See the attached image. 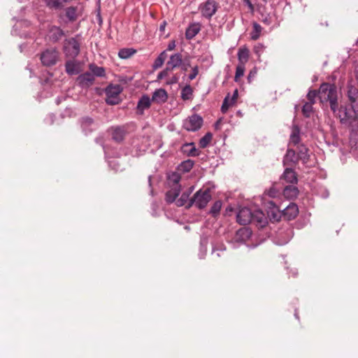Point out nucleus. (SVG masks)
Returning <instances> with one entry per match:
<instances>
[{
    "label": "nucleus",
    "mask_w": 358,
    "mask_h": 358,
    "mask_svg": "<svg viewBox=\"0 0 358 358\" xmlns=\"http://www.w3.org/2000/svg\"><path fill=\"white\" fill-rule=\"evenodd\" d=\"M339 118L342 125L350 130V144L354 150H358V108L352 106L338 107L335 113Z\"/></svg>",
    "instance_id": "nucleus-1"
},
{
    "label": "nucleus",
    "mask_w": 358,
    "mask_h": 358,
    "mask_svg": "<svg viewBox=\"0 0 358 358\" xmlns=\"http://www.w3.org/2000/svg\"><path fill=\"white\" fill-rule=\"evenodd\" d=\"M318 96L322 103L329 102L334 113L338 110V92L335 85L328 83H322L318 91Z\"/></svg>",
    "instance_id": "nucleus-2"
},
{
    "label": "nucleus",
    "mask_w": 358,
    "mask_h": 358,
    "mask_svg": "<svg viewBox=\"0 0 358 358\" xmlns=\"http://www.w3.org/2000/svg\"><path fill=\"white\" fill-rule=\"evenodd\" d=\"M81 36L76 35L74 37L66 38L64 41L63 50L66 57L75 59L80 53Z\"/></svg>",
    "instance_id": "nucleus-3"
},
{
    "label": "nucleus",
    "mask_w": 358,
    "mask_h": 358,
    "mask_svg": "<svg viewBox=\"0 0 358 358\" xmlns=\"http://www.w3.org/2000/svg\"><path fill=\"white\" fill-rule=\"evenodd\" d=\"M212 196L209 188H206L205 189H201L194 194L191 199H189L187 208L194 205L198 208L203 209L207 206Z\"/></svg>",
    "instance_id": "nucleus-4"
},
{
    "label": "nucleus",
    "mask_w": 358,
    "mask_h": 358,
    "mask_svg": "<svg viewBox=\"0 0 358 358\" xmlns=\"http://www.w3.org/2000/svg\"><path fill=\"white\" fill-rule=\"evenodd\" d=\"M122 91V88L120 85H108L105 90L106 103L110 106L118 104L120 101L119 95Z\"/></svg>",
    "instance_id": "nucleus-5"
},
{
    "label": "nucleus",
    "mask_w": 358,
    "mask_h": 358,
    "mask_svg": "<svg viewBox=\"0 0 358 358\" xmlns=\"http://www.w3.org/2000/svg\"><path fill=\"white\" fill-rule=\"evenodd\" d=\"M203 118L197 114H193L186 118L182 123L183 128L188 131H196L202 127Z\"/></svg>",
    "instance_id": "nucleus-6"
},
{
    "label": "nucleus",
    "mask_w": 358,
    "mask_h": 358,
    "mask_svg": "<svg viewBox=\"0 0 358 358\" xmlns=\"http://www.w3.org/2000/svg\"><path fill=\"white\" fill-rule=\"evenodd\" d=\"M59 52L55 48H48L41 55V61L44 66L55 65L58 59Z\"/></svg>",
    "instance_id": "nucleus-7"
},
{
    "label": "nucleus",
    "mask_w": 358,
    "mask_h": 358,
    "mask_svg": "<svg viewBox=\"0 0 358 358\" xmlns=\"http://www.w3.org/2000/svg\"><path fill=\"white\" fill-rule=\"evenodd\" d=\"M199 8L202 16L209 20L216 13L218 4L215 0H207Z\"/></svg>",
    "instance_id": "nucleus-8"
},
{
    "label": "nucleus",
    "mask_w": 358,
    "mask_h": 358,
    "mask_svg": "<svg viewBox=\"0 0 358 358\" xmlns=\"http://www.w3.org/2000/svg\"><path fill=\"white\" fill-rule=\"evenodd\" d=\"M236 220L242 225L251 223L252 220V210L247 207L241 208L236 215Z\"/></svg>",
    "instance_id": "nucleus-9"
},
{
    "label": "nucleus",
    "mask_w": 358,
    "mask_h": 358,
    "mask_svg": "<svg viewBox=\"0 0 358 358\" xmlns=\"http://www.w3.org/2000/svg\"><path fill=\"white\" fill-rule=\"evenodd\" d=\"M80 125L85 135L92 133L93 131L97 129L99 125L92 117H84L80 120Z\"/></svg>",
    "instance_id": "nucleus-10"
},
{
    "label": "nucleus",
    "mask_w": 358,
    "mask_h": 358,
    "mask_svg": "<svg viewBox=\"0 0 358 358\" xmlns=\"http://www.w3.org/2000/svg\"><path fill=\"white\" fill-rule=\"evenodd\" d=\"M94 80V75L87 71L79 75L76 81L81 88H88L93 85Z\"/></svg>",
    "instance_id": "nucleus-11"
},
{
    "label": "nucleus",
    "mask_w": 358,
    "mask_h": 358,
    "mask_svg": "<svg viewBox=\"0 0 358 358\" xmlns=\"http://www.w3.org/2000/svg\"><path fill=\"white\" fill-rule=\"evenodd\" d=\"M251 223H255L259 228H263L267 223V217L262 210L257 209L252 211V220Z\"/></svg>",
    "instance_id": "nucleus-12"
},
{
    "label": "nucleus",
    "mask_w": 358,
    "mask_h": 358,
    "mask_svg": "<svg viewBox=\"0 0 358 358\" xmlns=\"http://www.w3.org/2000/svg\"><path fill=\"white\" fill-rule=\"evenodd\" d=\"M64 35V31L59 27L52 25L49 28L48 37L53 43L58 42Z\"/></svg>",
    "instance_id": "nucleus-13"
},
{
    "label": "nucleus",
    "mask_w": 358,
    "mask_h": 358,
    "mask_svg": "<svg viewBox=\"0 0 358 358\" xmlns=\"http://www.w3.org/2000/svg\"><path fill=\"white\" fill-rule=\"evenodd\" d=\"M238 91L236 89L232 94V96L230 97L229 94H228L225 98L224 99L223 103L221 107V111L222 113H226L229 108V107L232 106L235 103L238 98Z\"/></svg>",
    "instance_id": "nucleus-14"
},
{
    "label": "nucleus",
    "mask_w": 358,
    "mask_h": 358,
    "mask_svg": "<svg viewBox=\"0 0 358 358\" xmlns=\"http://www.w3.org/2000/svg\"><path fill=\"white\" fill-rule=\"evenodd\" d=\"M269 210H268L267 214L270 220L272 222H278L280 220L281 217L282 216V212L278 209V208L275 206L273 201H271L268 202Z\"/></svg>",
    "instance_id": "nucleus-15"
},
{
    "label": "nucleus",
    "mask_w": 358,
    "mask_h": 358,
    "mask_svg": "<svg viewBox=\"0 0 358 358\" xmlns=\"http://www.w3.org/2000/svg\"><path fill=\"white\" fill-rule=\"evenodd\" d=\"M111 136L113 141L117 143L122 142L126 135V130L123 126L113 127L110 128Z\"/></svg>",
    "instance_id": "nucleus-16"
},
{
    "label": "nucleus",
    "mask_w": 358,
    "mask_h": 358,
    "mask_svg": "<svg viewBox=\"0 0 358 358\" xmlns=\"http://www.w3.org/2000/svg\"><path fill=\"white\" fill-rule=\"evenodd\" d=\"M282 216L288 220H291L294 219L298 215L299 210L298 207L295 203L289 204L285 208L282 210Z\"/></svg>",
    "instance_id": "nucleus-17"
},
{
    "label": "nucleus",
    "mask_w": 358,
    "mask_h": 358,
    "mask_svg": "<svg viewBox=\"0 0 358 358\" xmlns=\"http://www.w3.org/2000/svg\"><path fill=\"white\" fill-rule=\"evenodd\" d=\"M182 54L177 52L170 56L169 60L166 63V66L173 71V69L180 67L182 64Z\"/></svg>",
    "instance_id": "nucleus-18"
},
{
    "label": "nucleus",
    "mask_w": 358,
    "mask_h": 358,
    "mask_svg": "<svg viewBox=\"0 0 358 358\" xmlns=\"http://www.w3.org/2000/svg\"><path fill=\"white\" fill-rule=\"evenodd\" d=\"M252 236V231L248 228H242L238 229L234 236V240L237 243H245L250 239Z\"/></svg>",
    "instance_id": "nucleus-19"
},
{
    "label": "nucleus",
    "mask_w": 358,
    "mask_h": 358,
    "mask_svg": "<svg viewBox=\"0 0 358 358\" xmlns=\"http://www.w3.org/2000/svg\"><path fill=\"white\" fill-rule=\"evenodd\" d=\"M348 97L350 101L348 106H355L358 108V89L352 85L348 87Z\"/></svg>",
    "instance_id": "nucleus-20"
},
{
    "label": "nucleus",
    "mask_w": 358,
    "mask_h": 358,
    "mask_svg": "<svg viewBox=\"0 0 358 358\" xmlns=\"http://www.w3.org/2000/svg\"><path fill=\"white\" fill-rule=\"evenodd\" d=\"M168 94L164 89L156 90L152 96V101L157 103H164L167 101Z\"/></svg>",
    "instance_id": "nucleus-21"
},
{
    "label": "nucleus",
    "mask_w": 358,
    "mask_h": 358,
    "mask_svg": "<svg viewBox=\"0 0 358 358\" xmlns=\"http://www.w3.org/2000/svg\"><path fill=\"white\" fill-rule=\"evenodd\" d=\"M150 105L151 99L150 97L148 95H143L137 103V113L141 115L143 114L144 110L149 108Z\"/></svg>",
    "instance_id": "nucleus-22"
},
{
    "label": "nucleus",
    "mask_w": 358,
    "mask_h": 358,
    "mask_svg": "<svg viewBox=\"0 0 358 358\" xmlns=\"http://www.w3.org/2000/svg\"><path fill=\"white\" fill-rule=\"evenodd\" d=\"M65 70L70 76L77 75L80 72L79 63L73 59L68 60L65 63Z\"/></svg>",
    "instance_id": "nucleus-23"
},
{
    "label": "nucleus",
    "mask_w": 358,
    "mask_h": 358,
    "mask_svg": "<svg viewBox=\"0 0 358 358\" xmlns=\"http://www.w3.org/2000/svg\"><path fill=\"white\" fill-rule=\"evenodd\" d=\"M201 25L199 22L190 24L186 29L185 37L187 39H192L201 30Z\"/></svg>",
    "instance_id": "nucleus-24"
},
{
    "label": "nucleus",
    "mask_w": 358,
    "mask_h": 358,
    "mask_svg": "<svg viewBox=\"0 0 358 358\" xmlns=\"http://www.w3.org/2000/svg\"><path fill=\"white\" fill-rule=\"evenodd\" d=\"M181 150L183 153L189 157H197L199 155V151L196 148L194 143H186L182 148Z\"/></svg>",
    "instance_id": "nucleus-25"
},
{
    "label": "nucleus",
    "mask_w": 358,
    "mask_h": 358,
    "mask_svg": "<svg viewBox=\"0 0 358 358\" xmlns=\"http://www.w3.org/2000/svg\"><path fill=\"white\" fill-rule=\"evenodd\" d=\"M299 158L295 151L292 149H287V152L283 158L284 165L288 166L292 164H296Z\"/></svg>",
    "instance_id": "nucleus-26"
},
{
    "label": "nucleus",
    "mask_w": 358,
    "mask_h": 358,
    "mask_svg": "<svg viewBox=\"0 0 358 358\" xmlns=\"http://www.w3.org/2000/svg\"><path fill=\"white\" fill-rule=\"evenodd\" d=\"M181 179V176L180 173L178 172H171L167 176V181L168 184L170 187H178L181 189V186L180 185V181Z\"/></svg>",
    "instance_id": "nucleus-27"
},
{
    "label": "nucleus",
    "mask_w": 358,
    "mask_h": 358,
    "mask_svg": "<svg viewBox=\"0 0 358 358\" xmlns=\"http://www.w3.org/2000/svg\"><path fill=\"white\" fill-rule=\"evenodd\" d=\"M65 15L70 22H75L78 16V8L77 6H69L65 9Z\"/></svg>",
    "instance_id": "nucleus-28"
},
{
    "label": "nucleus",
    "mask_w": 358,
    "mask_h": 358,
    "mask_svg": "<svg viewBox=\"0 0 358 358\" xmlns=\"http://www.w3.org/2000/svg\"><path fill=\"white\" fill-rule=\"evenodd\" d=\"M301 141L300 128L298 125L294 124L292 127V132L289 137V143L296 145Z\"/></svg>",
    "instance_id": "nucleus-29"
},
{
    "label": "nucleus",
    "mask_w": 358,
    "mask_h": 358,
    "mask_svg": "<svg viewBox=\"0 0 358 358\" xmlns=\"http://www.w3.org/2000/svg\"><path fill=\"white\" fill-rule=\"evenodd\" d=\"M30 24H31L30 22L28 21H24L22 22H20L19 24H15L14 26L13 34L19 35L21 38H33L32 37L33 32L30 31H24L22 33H17V29L20 26L23 25L26 27H28L29 26H30Z\"/></svg>",
    "instance_id": "nucleus-30"
},
{
    "label": "nucleus",
    "mask_w": 358,
    "mask_h": 358,
    "mask_svg": "<svg viewBox=\"0 0 358 358\" xmlns=\"http://www.w3.org/2000/svg\"><path fill=\"white\" fill-rule=\"evenodd\" d=\"M181 189L177 187H171V189L166 193L165 200L168 203H171L173 201H176V198L180 193Z\"/></svg>",
    "instance_id": "nucleus-31"
},
{
    "label": "nucleus",
    "mask_w": 358,
    "mask_h": 358,
    "mask_svg": "<svg viewBox=\"0 0 358 358\" xmlns=\"http://www.w3.org/2000/svg\"><path fill=\"white\" fill-rule=\"evenodd\" d=\"M283 179L289 183H296L297 182V178L296 173L291 168H286L283 175H282Z\"/></svg>",
    "instance_id": "nucleus-32"
},
{
    "label": "nucleus",
    "mask_w": 358,
    "mask_h": 358,
    "mask_svg": "<svg viewBox=\"0 0 358 358\" xmlns=\"http://www.w3.org/2000/svg\"><path fill=\"white\" fill-rule=\"evenodd\" d=\"M238 64L245 65L249 59V50L246 47H241L238 51Z\"/></svg>",
    "instance_id": "nucleus-33"
},
{
    "label": "nucleus",
    "mask_w": 358,
    "mask_h": 358,
    "mask_svg": "<svg viewBox=\"0 0 358 358\" xmlns=\"http://www.w3.org/2000/svg\"><path fill=\"white\" fill-rule=\"evenodd\" d=\"M47 7L52 10H59L62 8L64 3L68 2V0H43Z\"/></svg>",
    "instance_id": "nucleus-34"
},
{
    "label": "nucleus",
    "mask_w": 358,
    "mask_h": 358,
    "mask_svg": "<svg viewBox=\"0 0 358 358\" xmlns=\"http://www.w3.org/2000/svg\"><path fill=\"white\" fill-rule=\"evenodd\" d=\"M89 69L90 73L94 75V77H105L106 76V71L105 69L102 66H98L94 64H90L89 65Z\"/></svg>",
    "instance_id": "nucleus-35"
},
{
    "label": "nucleus",
    "mask_w": 358,
    "mask_h": 358,
    "mask_svg": "<svg viewBox=\"0 0 358 358\" xmlns=\"http://www.w3.org/2000/svg\"><path fill=\"white\" fill-rule=\"evenodd\" d=\"M194 189V187H191L189 189L182 194L180 197L176 200V205L178 206H183L186 203H187L189 200V196L190 194L192 192Z\"/></svg>",
    "instance_id": "nucleus-36"
},
{
    "label": "nucleus",
    "mask_w": 358,
    "mask_h": 358,
    "mask_svg": "<svg viewBox=\"0 0 358 358\" xmlns=\"http://www.w3.org/2000/svg\"><path fill=\"white\" fill-rule=\"evenodd\" d=\"M181 99L183 101L190 100L193 97V90L189 85H186L181 90Z\"/></svg>",
    "instance_id": "nucleus-37"
},
{
    "label": "nucleus",
    "mask_w": 358,
    "mask_h": 358,
    "mask_svg": "<svg viewBox=\"0 0 358 358\" xmlns=\"http://www.w3.org/2000/svg\"><path fill=\"white\" fill-rule=\"evenodd\" d=\"M167 57V54L166 52V50L162 51L158 57L155 59L153 64L152 68L153 69L156 70L162 67L163 64L164 63Z\"/></svg>",
    "instance_id": "nucleus-38"
},
{
    "label": "nucleus",
    "mask_w": 358,
    "mask_h": 358,
    "mask_svg": "<svg viewBox=\"0 0 358 358\" xmlns=\"http://www.w3.org/2000/svg\"><path fill=\"white\" fill-rule=\"evenodd\" d=\"M262 28L257 22H253L252 31L250 33V38L253 41L257 40L261 34Z\"/></svg>",
    "instance_id": "nucleus-39"
},
{
    "label": "nucleus",
    "mask_w": 358,
    "mask_h": 358,
    "mask_svg": "<svg viewBox=\"0 0 358 358\" xmlns=\"http://www.w3.org/2000/svg\"><path fill=\"white\" fill-rule=\"evenodd\" d=\"M194 164V161L191 159L185 160L179 164L178 170L182 173L189 172L192 169Z\"/></svg>",
    "instance_id": "nucleus-40"
},
{
    "label": "nucleus",
    "mask_w": 358,
    "mask_h": 358,
    "mask_svg": "<svg viewBox=\"0 0 358 358\" xmlns=\"http://www.w3.org/2000/svg\"><path fill=\"white\" fill-rule=\"evenodd\" d=\"M308 149L303 145L299 146L298 158L301 159L303 162H306L308 159L309 155L308 154Z\"/></svg>",
    "instance_id": "nucleus-41"
},
{
    "label": "nucleus",
    "mask_w": 358,
    "mask_h": 358,
    "mask_svg": "<svg viewBox=\"0 0 358 358\" xmlns=\"http://www.w3.org/2000/svg\"><path fill=\"white\" fill-rule=\"evenodd\" d=\"M136 52V50L133 48H122L119 50L118 56L121 59H128L134 55Z\"/></svg>",
    "instance_id": "nucleus-42"
},
{
    "label": "nucleus",
    "mask_w": 358,
    "mask_h": 358,
    "mask_svg": "<svg viewBox=\"0 0 358 358\" xmlns=\"http://www.w3.org/2000/svg\"><path fill=\"white\" fill-rule=\"evenodd\" d=\"M213 138V135L210 132L206 133L199 141V146L201 148H206L210 143Z\"/></svg>",
    "instance_id": "nucleus-43"
},
{
    "label": "nucleus",
    "mask_w": 358,
    "mask_h": 358,
    "mask_svg": "<svg viewBox=\"0 0 358 358\" xmlns=\"http://www.w3.org/2000/svg\"><path fill=\"white\" fill-rule=\"evenodd\" d=\"M221 208H222L221 201H217L213 203V205L210 208V213L213 217H216L219 214V213L221 210Z\"/></svg>",
    "instance_id": "nucleus-44"
},
{
    "label": "nucleus",
    "mask_w": 358,
    "mask_h": 358,
    "mask_svg": "<svg viewBox=\"0 0 358 358\" xmlns=\"http://www.w3.org/2000/svg\"><path fill=\"white\" fill-rule=\"evenodd\" d=\"M244 72H245V65H243L242 64H238L236 69L234 81L238 82V78L242 77L244 75Z\"/></svg>",
    "instance_id": "nucleus-45"
},
{
    "label": "nucleus",
    "mask_w": 358,
    "mask_h": 358,
    "mask_svg": "<svg viewBox=\"0 0 358 358\" xmlns=\"http://www.w3.org/2000/svg\"><path fill=\"white\" fill-rule=\"evenodd\" d=\"M313 103L306 102L302 107V113L303 115L306 117H309L313 111Z\"/></svg>",
    "instance_id": "nucleus-46"
},
{
    "label": "nucleus",
    "mask_w": 358,
    "mask_h": 358,
    "mask_svg": "<svg viewBox=\"0 0 358 358\" xmlns=\"http://www.w3.org/2000/svg\"><path fill=\"white\" fill-rule=\"evenodd\" d=\"M207 241L206 239L201 240L200 242V252L199 253V256L200 259H203L206 254L207 248H206Z\"/></svg>",
    "instance_id": "nucleus-47"
},
{
    "label": "nucleus",
    "mask_w": 358,
    "mask_h": 358,
    "mask_svg": "<svg viewBox=\"0 0 358 358\" xmlns=\"http://www.w3.org/2000/svg\"><path fill=\"white\" fill-rule=\"evenodd\" d=\"M317 96H318V92L316 90H309L308 93L307 94V99H308V102L314 104Z\"/></svg>",
    "instance_id": "nucleus-48"
},
{
    "label": "nucleus",
    "mask_w": 358,
    "mask_h": 358,
    "mask_svg": "<svg viewBox=\"0 0 358 358\" xmlns=\"http://www.w3.org/2000/svg\"><path fill=\"white\" fill-rule=\"evenodd\" d=\"M172 71L166 66V68L157 75L158 80H162L167 77Z\"/></svg>",
    "instance_id": "nucleus-49"
},
{
    "label": "nucleus",
    "mask_w": 358,
    "mask_h": 358,
    "mask_svg": "<svg viewBox=\"0 0 358 358\" xmlns=\"http://www.w3.org/2000/svg\"><path fill=\"white\" fill-rule=\"evenodd\" d=\"M317 194L322 199H327L329 196V192L326 187H320L317 191Z\"/></svg>",
    "instance_id": "nucleus-50"
},
{
    "label": "nucleus",
    "mask_w": 358,
    "mask_h": 358,
    "mask_svg": "<svg viewBox=\"0 0 358 358\" xmlns=\"http://www.w3.org/2000/svg\"><path fill=\"white\" fill-rule=\"evenodd\" d=\"M181 70L184 72L187 71V69L190 67V60L189 57L185 58L182 61V64L180 66Z\"/></svg>",
    "instance_id": "nucleus-51"
},
{
    "label": "nucleus",
    "mask_w": 358,
    "mask_h": 358,
    "mask_svg": "<svg viewBox=\"0 0 358 358\" xmlns=\"http://www.w3.org/2000/svg\"><path fill=\"white\" fill-rule=\"evenodd\" d=\"M289 192H290L292 196H296L298 193V189L295 187L287 186L284 189V194L287 195Z\"/></svg>",
    "instance_id": "nucleus-52"
},
{
    "label": "nucleus",
    "mask_w": 358,
    "mask_h": 358,
    "mask_svg": "<svg viewBox=\"0 0 358 358\" xmlns=\"http://www.w3.org/2000/svg\"><path fill=\"white\" fill-rule=\"evenodd\" d=\"M199 73V67L198 66H195L192 69L191 73L188 76V79L189 80H194Z\"/></svg>",
    "instance_id": "nucleus-53"
},
{
    "label": "nucleus",
    "mask_w": 358,
    "mask_h": 358,
    "mask_svg": "<svg viewBox=\"0 0 358 358\" xmlns=\"http://www.w3.org/2000/svg\"><path fill=\"white\" fill-rule=\"evenodd\" d=\"M19 49L21 52L27 53L29 52L30 44L29 43H22L19 45Z\"/></svg>",
    "instance_id": "nucleus-54"
},
{
    "label": "nucleus",
    "mask_w": 358,
    "mask_h": 358,
    "mask_svg": "<svg viewBox=\"0 0 358 358\" xmlns=\"http://www.w3.org/2000/svg\"><path fill=\"white\" fill-rule=\"evenodd\" d=\"M179 75L178 74H175L173 75L171 78H170L166 82V83L167 85H174V84H176L178 83V80H179Z\"/></svg>",
    "instance_id": "nucleus-55"
},
{
    "label": "nucleus",
    "mask_w": 358,
    "mask_h": 358,
    "mask_svg": "<svg viewBox=\"0 0 358 358\" xmlns=\"http://www.w3.org/2000/svg\"><path fill=\"white\" fill-rule=\"evenodd\" d=\"M264 50V46L261 43L257 45L254 48L255 52L259 56L261 55L262 52H263Z\"/></svg>",
    "instance_id": "nucleus-56"
},
{
    "label": "nucleus",
    "mask_w": 358,
    "mask_h": 358,
    "mask_svg": "<svg viewBox=\"0 0 358 358\" xmlns=\"http://www.w3.org/2000/svg\"><path fill=\"white\" fill-rule=\"evenodd\" d=\"M266 194L269 196V197H271V198H274L277 196L278 194V191L274 188V187H271L270 188Z\"/></svg>",
    "instance_id": "nucleus-57"
},
{
    "label": "nucleus",
    "mask_w": 358,
    "mask_h": 358,
    "mask_svg": "<svg viewBox=\"0 0 358 358\" xmlns=\"http://www.w3.org/2000/svg\"><path fill=\"white\" fill-rule=\"evenodd\" d=\"M175 48H176V41H170L169 43L167 48L166 50V51H171V50H174Z\"/></svg>",
    "instance_id": "nucleus-58"
},
{
    "label": "nucleus",
    "mask_w": 358,
    "mask_h": 358,
    "mask_svg": "<svg viewBox=\"0 0 358 358\" xmlns=\"http://www.w3.org/2000/svg\"><path fill=\"white\" fill-rule=\"evenodd\" d=\"M243 2L246 4L248 8L250 9V10L253 11L254 10V6L252 5V3H251L250 0H242Z\"/></svg>",
    "instance_id": "nucleus-59"
},
{
    "label": "nucleus",
    "mask_w": 358,
    "mask_h": 358,
    "mask_svg": "<svg viewBox=\"0 0 358 358\" xmlns=\"http://www.w3.org/2000/svg\"><path fill=\"white\" fill-rule=\"evenodd\" d=\"M166 26V21H163L162 22V24H160V26H159V31H162V32L164 31V29H165Z\"/></svg>",
    "instance_id": "nucleus-60"
},
{
    "label": "nucleus",
    "mask_w": 358,
    "mask_h": 358,
    "mask_svg": "<svg viewBox=\"0 0 358 358\" xmlns=\"http://www.w3.org/2000/svg\"><path fill=\"white\" fill-rule=\"evenodd\" d=\"M54 117H55V115L53 114H50L49 115L50 124H52L54 122Z\"/></svg>",
    "instance_id": "nucleus-61"
},
{
    "label": "nucleus",
    "mask_w": 358,
    "mask_h": 358,
    "mask_svg": "<svg viewBox=\"0 0 358 358\" xmlns=\"http://www.w3.org/2000/svg\"><path fill=\"white\" fill-rule=\"evenodd\" d=\"M262 21L266 24H270L271 23V20L268 17H265Z\"/></svg>",
    "instance_id": "nucleus-62"
},
{
    "label": "nucleus",
    "mask_w": 358,
    "mask_h": 358,
    "mask_svg": "<svg viewBox=\"0 0 358 358\" xmlns=\"http://www.w3.org/2000/svg\"><path fill=\"white\" fill-rule=\"evenodd\" d=\"M291 271H292V274L294 277H295L297 275V271L295 268L292 269Z\"/></svg>",
    "instance_id": "nucleus-63"
},
{
    "label": "nucleus",
    "mask_w": 358,
    "mask_h": 358,
    "mask_svg": "<svg viewBox=\"0 0 358 358\" xmlns=\"http://www.w3.org/2000/svg\"><path fill=\"white\" fill-rule=\"evenodd\" d=\"M151 178H152V176H150L148 177V182H149V185H150V186H151Z\"/></svg>",
    "instance_id": "nucleus-64"
}]
</instances>
